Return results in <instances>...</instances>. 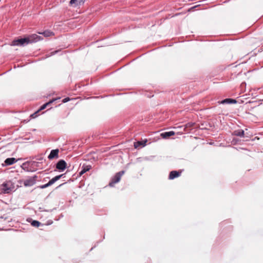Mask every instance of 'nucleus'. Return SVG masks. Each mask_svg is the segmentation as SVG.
<instances>
[{
    "label": "nucleus",
    "instance_id": "1",
    "mask_svg": "<svg viewBox=\"0 0 263 263\" xmlns=\"http://www.w3.org/2000/svg\"><path fill=\"white\" fill-rule=\"evenodd\" d=\"M1 190L4 193H9L14 188L12 182L10 181L7 182L6 183H4L1 185Z\"/></svg>",
    "mask_w": 263,
    "mask_h": 263
},
{
    "label": "nucleus",
    "instance_id": "2",
    "mask_svg": "<svg viewBox=\"0 0 263 263\" xmlns=\"http://www.w3.org/2000/svg\"><path fill=\"white\" fill-rule=\"evenodd\" d=\"M124 171H121L116 174V175L114 176L109 182V185L112 187L114 186L115 184L119 182L122 176L124 174Z\"/></svg>",
    "mask_w": 263,
    "mask_h": 263
},
{
    "label": "nucleus",
    "instance_id": "3",
    "mask_svg": "<svg viewBox=\"0 0 263 263\" xmlns=\"http://www.w3.org/2000/svg\"><path fill=\"white\" fill-rule=\"evenodd\" d=\"M36 178L37 177L34 176L27 179L22 180L21 182H23L25 186H31L35 184Z\"/></svg>",
    "mask_w": 263,
    "mask_h": 263
},
{
    "label": "nucleus",
    "instance_id": "4",
    "mask_svg": "<svg viewBox=\"0 0 263 263\" xmlns=\"http://www.w3.org/2000/svg\"><path fill=\"white\" fill-rule=\"evenodd\" d=\"M26 39L27 43L29 44L30 43L37 42L41 39V37L40 36L35 34H33L26 37Z\"/></svg>",
    "mask_w": 263,
    "mask_h": 263
},
{
    "label": "nucleus",
    "instance_id": "5",
    "mask_svg": "<svg viewBox=\"0 0 263 263\" xmlns=\"http://www.w3.org/2000/svg\"><path fill=\"white\" fill-rule=\"evenodd\" d=\"M25 44H28L26 37L14 40L12 42L11 45L13 46H22Z\"/></svg>",
    "mask_w": 263,
    "mask_h": 263
},
{
    "label": "nucleus",
    "instance_id": "6",
    "mask_svg": "<svg viewBox=\"0 0 263 263\" xmlns=\"http://www.w3.org/2000/svg\"><path fill=\"white\" fill-rule=\"evenodd\" d=\"M67 166L66 162L63 160H60L56 164V168L61 171L64 170Z\"/></svg>",
    "mask_w": 263,
    "mask_h": 263
},
{
    "label": "nucleus",
    "instance_id": "7",
    "mask_svg": "<svg viewBox=\"0 0 263 263\" xmlns=\"http://www.w3.org/2000/svg\"><path fill=\"white\" fill-rule=\"evenodd\" d=\"M59 149H53L51 151L50 154L48 156V158L49 160L53 159L54 158H59Z\"/></svg>",
    "mask_w": 263,
    "mask_h": 263
},
{
    "label": "nucleus",
    "instance_id": "8",
    "mask_svg": "<svg viewBox=\"0 0 263 263\" xmlns=\"http://www.w3.org/2000/svg\"><path fill=\"white\" fill-rule=\"evenodd\" d=\"M182 173L181 171H173L170 173L168 178L170 180L174 179L175 178L178 177L181 175Z\"/></svg>",
    "mask_w": 263,
    "mask_h": 263
},
{
    "label": "nucleus",
    "instance_id": "9",
    "mask_svg": "<svg viewBox=\"0 0 263 263\" xmlns=\"http://www.w3.org/2000/svg\"><path fill=\"white\" fill-rule=\"evenodd\" d=\"M91 168V165L83 164L82 167V170L79 173L80 176H82L86 172L89 171Z\"/></svg>",
    "mask_w": 263,
    "mask_h": 263
},
{
    "label": "nucleus",
    "instance_id": "10",
    "mask_svg": "<svg viewBox=\"0 0 263 263\" xmlns=\"http://www.w3.org/2000/svg\"><path fill=\"white\" fill-rule=\"evenodd\" d=\"M175 135V133L174 131H170L162 133L161 134V137L163 139H167L171 136H174Z\"/></svg>",
    "mask_w": 263,
    "mask_h": 263
},
{
    "label": "nucleus",
    "instance_id": "11",
    "mask_svg": "<svg viewBox=\"0 0 263 263\" xmlns=\"http://www.w3.org/2000/svg\"><path fill=\"white\" fill-rule=\"evenodd\" d=\"M16 162V160L14 158H9L5 160V163L7 165H10L14 164Z\"/></svg>",
    "mask_w": 263,
    "mask_h": 263
},
{
    "label": "nucleus",
    "instance_id": "12",
    "mask_svg": "<svg viewBox=\"0 0 263 263\" xmlns=\"http://www.w3.org/2000/svg\"><path fill=\"white\" fill-rule=\"evenodd\" d=\"M63 176V174H62V175H58V176H56L55 177H54V178H53L52 179H51L49 182H48V185H49L50 186L52 184H53L55 181H58V180H59L62 176Z\"/></svg>",
    "mask_w": 263,
    "mask_h": 263
},
{
    "label": "nucleus",
    "instance_id": "13",
    "mask_svg": "<svg viewBox=\"0 0 263 263\" xmlns=\"http://www.w3.org/2000/svg\"><path fill=\"white\" fill-rule=\"evenodd\" d=\"M233 135L239 137L244 136V131L242 129L235 130L233 132Z\"/></svg>",
    "mask_w": 263,
    "mask_h": 263
},
{
    "label": "nucleus",
    "instance_id": "14",
    "mask_svg": "<svg viewBox=\"0 0 263 263\" xmlns=\"http://www.w3.org/2000/svg\"><path fill=\"white\" fill-rule=\"evenodd\" d=\"M236 101L235 100L232 99H226L223 100H222L221 102V103L222 104H225V103H236Z\"/></svg>",
    "mask_w": 263,
    "mask_h": 263
},
{
    "label": "nucleus",
    "instance_id": "15",
    "mask_svg": "<svg viewBox=\"0 0 263 263\" xmlns=\"http://www.w3.org/2000/svg\"><path fill=\"white\" fill-rule=\"evenodd\" d=\"M54 99H53L52 100H50L49 102L43 104L41 107L38 110V111H40L41 110H43L44 109H45L47 106L48 105H49V104H50L51 103H52V102H53L54 101Z\"/></svg>",
    "mask_w": 263,
    "mask_h": 263
},
{
    "label": "nucleus",
    "instance_id": "16",
    "mask_svg": "<svg viewBox=\"0 0 263 263\" xmlns=\"http://www.w3.org/2000/svg\"><path fill=\"white\" fill-rule=\"evenodd\" d=\"M39 33L42 34L46 37L50 36L54 34L52 32L48 31V30L45 31L43 32H39Z\"/></svg>",
    "mask_w": 263,
    "mask_h": 263
},
{
    "label": "nucleus",
    "instance_id": "17",
    "mask_svg": "<svg viewBox=\"0 0 263 263\" xmlns=\"http://www.w3.org/2000/svg\"><path fill=\"white\" fill-rule=\"evenodd\" d=\"M71 4H76L77 5H80L81 3H84V0H70Z\"/></svg>",
    "mask_w": 263,
    "mask_h": 263
},
{
    "label": "nucleus",
    "instance_id": "18",
    "mask_svg": "<svg viewBox=\"0 0 263 263\" xmlns=\"http://www.w3.org/2000/svg\"><path fill=\"white\" fill-rule=\"evenodd\" d=\"M40 224L41 223L36 220H33L31 223L32 226L35 227H39L40 226Z\"/></svg>",
    "mask_w": 263,
    "mask_h": 263
},
{
    "label": "nucleus",
    "instance_id": "19",
    "mask_svg": "<svg viewBox=\"0 0 263 263\" xmlns=\"http://www.w3.org/2000/svg\"><path fill=\"white\" fill-rule=\"evenodd\" d=\"M50 186V185H48V182L47 183H46V184H44V185H41V186H40V187L41 189H45V188H46V187H48V186Z\"/></svg>",
    "mask_w": 263,
    "mask_h": 263
},
{
    "label": "nucleus",
    "instance_id": "20",
    "mask_svg": "<svg viewBox=\"0 0 263 263\" xmlns=\"http://www.w3.org/2000/svg\"><path fill=\"white\" fill-rule=\"evenodd\" d=\"M39 111H38V110L37 111H36L35 112H34V114H32L31 115V117L33 118H34L35 117H36L37 116V113L39 112Z\"/></svg>",
    "mask_w": 263,
    "mask_h": 263
},
{
    "label": "nucleus",
    "instance_id": "21",
    "mask_svg": "<svg viewBox=\"0 0 263 263\" xmlns=\"http://www.w3.org/2000/svg\"><path fill=\"white\" fill-rule=\"evenodd\" d=\"M69 100H70V99L69 98H68V97H67V98L64 99L62 100V102L63 103H66V102L69 101Z\"/></svg>",
    "mask_w": 263,
    "mask_h": 263
},
{
    "label": "nucleus",
    "instance_id": "22",
    "mask_svg": "<svg viewBox=\"0 0 263 263\" xmlns=\"http://www.w3.org/2000/svg\"><path fill=\"white\" fill-rule=\"evenodd\" d=\"M137 144H138V145H142V143H141V142H140V141H138V142H137V143H135V144H134V146H135V147L136 148H137Z\"/></svg>",
    "mask_w": 263,
    "mask_h": 263
},
{
    "label": "nucleus",
    "instance_id": "23",
    "mask_svg": "<svg viewBox=\"0 0 263 263\" xmlns=\"http://www.w3.org/2000/svg\"><path fill=\"white\" fill-rule=\"evenodd\" d=\"M192 125H193V124L191 123H188L187 124H186V126H189V127H191Z\"/></svg>",
    "mask_w": 263,
    "mask_h": 263
},
{
    "label": "nucleus",
    "instance_id": "24",
    "mask_svg": "<svg viewBox=\"0 0 263 263\" xmlns=\"http://www.w3.org/2000/svg\"><path fill=\"white\" fill-rule=\"evenodd\" d=\"M58 52V50H56V51H54V52H53V54H54V53H57V52Z\"/></svg>",
    "mask_w": 263,
    "mask_h": 263
}]
</instances>
